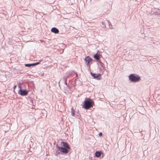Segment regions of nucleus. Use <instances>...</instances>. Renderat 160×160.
Wrapping results in <instances>:
<instances>
[{"label": "nucleus", "mask_w": 160, "mask_h": 160, "mask_svg": "<svg viewBox=\"0 0 160 160\" xmlns=\"http://www.w3.org/2000/svg\"><path fill=\"white\" fill-rule=\"evenodd\" d=\"M94 105L93 101L90 98H86L84 101L82 107L86 109H88Z\"/></svg>", "instance_id": "1"}, {"label": "nucleus", "mask_w": 160, "mask_h": 160, "mask_svg": "<svg viewBox=\"0 0 160 160\" xmlns=\"http://www.w3.org/2000/svg\"><path fill=\"white\" fill-rule=\"evenodd\" d=\"M129 79L132 82H138L140 79V77L137 75H135L134 74H131L129 77Z\"/></svg>", "instance_id": "2"}, {"label": "nucleus", "mask_w": 160, "mask_h": 160, "mask_svg": "<svg viewBox=\"0 0 160 160\" xmlns=\"http://www.w3.org/2000/svg\"><path fill=\"white\" fill-rule=\"evenodd\" d=\"M86 64L90 68V62L93 61L92 59L89 56H87L85 59Z\"/></svg>", "instance_id": "3"}, {"label": "nucleus", "mask_w": 160, "mask_h": 160, "mask_svg": "<svg viewBox=\"0 0 160 160\" xmlns=\"http://www.w3.org/2000/svg\"><path fill=\"white\" fill-rule=\"evenodd\" d=\"M58 150L63 153H67L69 152V151L68 150V149L62 147H58Z\"/></svg>", "instance_id": "4"}, {"label": "nucleus", "mask_w": 160, "mask_h": 160, "mask_svg": "<svg viewBox=\"0 0 160 160\" xmlns=\"http://www.w3.org/2000/svg\"><path fill=\"white\" fill-rule=\"evenodd\" d=\"M28 92L26 90H20L18 91V93L22 96H26L28 94Z\"/></svg>", "instance_id": "5"}, {"label": "nucleus", "mask_w": 160, "mask_h": 160, "mask_svg": "<svg viewBox=\"0 0 160 160\" xmlns=\"http://www.w3.org/2000/svg\"><path fill=\"white\" fill-rule=\"evenodd\" d=\"M62 145L66 149H70V147H69L68 143L66 142H62Z\"/></svg>", "instance_id": "6"}, {"label": "nucleus", "mask_w": 160, "mask_h": 160, "mask_svg": "<svg viewBox=\"0 0 160 160\" xmlns=\"http://www.w3.org/2000/svg\"><path fill=\"white\" fill-rule=\"evenodd\" d=\"M51 31L52 32L55 34L58 33L59 32L58 30L55 28H52L51 29Z\"/></svg>", "instance_id": "7"}, {"label": "nucleus", "mask_w": 160, "mask_h": 160, "mask_svg": "<svg viewBox=\"0 0 160 160\" xmlns=\"http://www.w3.org/2000/svg\"><path fill=\"white\" fill-rule=\"evenodd\" d=\"M101 55L100 54H98L97 53L95 54L93 56L94 58L97 60H98L99 59Z\"/></svg>", "instance_id": "8"}, {"label": "nucleus", "mask_w": 160, "mask_h": 160, "mask_svg": "<svg viewBox=\"0 0 160 160\" xmlns=\"http://www.w3.org/2000/svg\"><path fill=\"white\" fill-rule=\"evenodd\" d=\"M101 152L97 151L95 152V155L97 157H99L101 155Z\"/></svg>", "instance_id": "9"}, {"label": "nucleus", "mask_w": 160, "mask_h": 160, "mask_svg": "<svg viewBox=\"0 0 160 160\" xmlns=\"http://www.w3.org/2000/svg\"><path fill=\"white\" fill-rule=\"evenodd\" d=\"M71 114L72 116H74L75 114V111L73 108L71 109Z\"/></svg>", "instance_id": "10"}, {"label": "nucleus", "mask_w": 160, "mask_h": 160, "mask_svg": "<svg viewBox=\"0 0 160 160\" xmlns=\"http://www.w3.org/2000/svg\"><path fill=\"white\" fill-rule=\"evenodd\" d=\"M33 65V64H26L25 65V66L26 67H30L31 66H32Z\"/></svg>", "instance_id": "11"}, {"label": "nucleus", "mask_w": 160, "mask_h": 160, "mask_svg": "<svg viewBox=\"0 0 160 160\" xmlns=\"http://www.w3.org/2000/svg\"><path fill=\"white\" fill-rule=\"evenodd\" d=\"M91 75L92 76L94 77L95 78H97L98 77V75H96V74H94L93 73H92Z\"/></svg>", "instance_id": "12"}, {"label": "nucleus", "mask_w": 160, "mask_h": 160, "mask_svg": "<svg viewBox=\"0 0 160 160\" xmlns=\"http://www.w3.org/2000/svg\"><path fill=\"white\" fill-rule=\"evenodd\" d=\"M39 63H40L39 62H36L35 63H33V65L34 66V65H37L38 64H39Z\"/></svg>", "instance_id": "13"}, {"label": "nucleus", "mask_w": 160, "mask_h": 160, "mask_svg": "<svg viewBox=\"0 0 160 160\" xmlns=\"http://www.w3.org/2000/svg\"><path fill=\"white\" fill-rule=\"evenodd\" d=\"M99 135L100 136H101L102 135V132H100L99 133Z\"/></svg>", "instance_id": "14"}, {"label": "nucleus", "mask_w": 160, "mask_h": 160, "mask_svg": "<svg viewBox=\"0 0 160 160\" xmlns=\"http://www.w3.org/2000/svg\"><path fill=\"white\" fill-rule=\"evenodd\" d=\"M16 87H17V85H15L13 87L14 89L15 90L16 88Z\"/></svg>", "instance_id": "15"}, {"label": "nucleus", "mask_w": 160, "mask_h": 160, "mask_svg": "<svg viewBox=\"0 0 160 160\" xmlns=\"http://www.w3.org/2000/svg\"><path fill=\"white\" fill-rule=\"evenodd\" d=\"M59 152H56V154H59Z\"/></svg>", "instance_id": "16"}, {"label": "nucleus", "mask_w": 160, "mask_h": 160, "mask_svg": "<svg viewBox=\"0 0 160 160\" xmlns=\"http://www.w3.org/2000/svg\"><path fill=\"white\" fill-rule=\"evenodd\" d=\"M98 76H100L101 75H100V74H98Z\"/></svg>", "instance_id": "17"}, {"label": "nucleus", "mask_w": 160, "mask_h": 160, "mask_svg": "<svg viewBox=\"0 0 160 160\" xmlns=\"http://www.w3.org/2000/svg\"><path fill=\"white\" fill-rule=\"evenodd\" d=\"M76 76H78V74H76Z\"/></svg>", "instance_id": "18"}]
</instances>
